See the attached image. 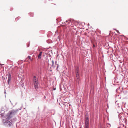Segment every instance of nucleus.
Segmentation results:
<instances>
[{
  "instance_id": "6",
  "label": "nucleus",
  "mask_w": 128,
  "mask_h": 128,
  "mask_svg": "<svg viewBox=\"0 0 128 128\" xmlns=\"http://www.w3.org/2000/svg\"><path fill=\"white\" fill-rule=\"evenodd\" d=\"M42 52H40L38 56V59H40L41 58V56L42 55Z\"/></svg>"
},
{
  "instance_id": "5",
  "label": "nucleus",
  "mask_w": 128,
  "mask_h": 128,
  "mask_svg": "<svg viewBox=\"0 0 128 128\" xmlns=\"http://www.w3.org/2000/svg\"><path fill=\"white\" fill-rule=\"evenodd\" d=\"M89 119L88 117H86L85 120V126H88Z\"/></svg>"
},
{
  "instance_id": "11",
  "label": "nucleus",
  "mask_w": 128,
  "mask_h": 128,
  "mask_svg": "<svg viewBox=\"0 0 128 128\" xmlns=\"http://www.w3.org/2000/svg\"><path fill=\"white\" fill-rule=\"evenodd\" d=\"M117 32L118 33H120L119 32V31H118H118H117Z\"/></svg>"
},
{
  "instance_id": "10",
  "label": "nucleus",
  "mask_w": 128,
  "mask_h": 128,
  "mask_svg": "<svg viewBox=\"0 0 128 128\" xmlns=\"http://www.w3.org/2000/svg\"><path fill=\"white\" fill-rule=\"evenodd\" d=\"M85 128H88V126H85Z\"/></svg>"
},
{
  "instance_id": "3",
  "label": "nucleus",
  "mask_w": 128,
  "mask_h": 128,
  "mask_svg": "<svg viewBox=\"0 0 128 128\" xmlns=\"http://www.w3.org/2000/svg\"><path fill=\"white\" fill-rule=\"evenodd\" d=\"M14 114V110L10 111L9 113L7 114L5 116V118L7 120H10L12 117V115Z\"/></svg>"
},
{
  "instance_id": "12",
  "label": "nucleus",
  "mask_w": 128,
  "mask_h": 128,
  "mask_svg": "<svg viewBox=\"0 0 128 128\" xmlns=\"http://www.w3.org/2000/svg\"><path fill=\"white\" fill-rule=\"evenodd\" d=\"M52 62L53 64L54 63V62L53 60L52 61Z\"/></svg>"
},
{
  "instance_id": "7",
  "label": "nucleus",
  "mask_w": 128,
  "mask_h": 128,
  "mask_svg": "<svg viewBox=\"0 0 128 128\" xmlns=\"http://www.w3.org/2000/svg\"><path fill=\"white\" fill-rule=\"evenodd\" d=\"M8 78L11 79V75L10 73H9L8 74Z\"/></svg>"
},
{
  "instance_id": "15",
  "label": "nucleus",
  "mask_w": 128,
  "mask_h": 128,
  "mask_svg": "<svg viewBox=\"0 0 128 128\" xmlns=\"http://www.w3.org/2000/svg\"><path fill=\"white\" fill-rule=\"evenodd\" d=\"M4 65V64H2V65Z\"/></svg>"
},
{
  "instance_id": "14",
  "label": "nucleus",
  "mask_w": 128,
  "mask_h": 128,
  "mask_svg": "<svg viewBox=\"0 0 128 128\" xmlns=\"http://www.w3.org/2000/svg\"><path fill=\"white\" fill-rule=\"evenodd\" d=\"M93 46L94 47V44L93 45Z\"/></svg>"
},
{
  "instance_id": "9",
  "label": "nucleus",
  "mask_w": 128,
  "mask_h": 128,
  "mask_svg": "<svg viewBox=\"0 0 128 128\" xmlns=\"http://www.w3.org/2000/svg\"><path fill=\"white\" fill-rule=\"evenodd\" d=\"M28 58H29V59L30 60H31V57H30V56H28Z\"/></svg>"
},
{
  "instance_id": "8",
  "label": "nucleus",
  "mask_w": 128,
  "mask_h": 128,
  "mask_svg": "<svg viewBox=\"0 0 128 128\" xmlns=\"http://www.w3.org/2000/svg\"><path fill=\"white\" fill-rule=\"evenodd\" d=\"M11 79L8 78V84H9L10 83V81H11Z\"/></svg>"
},
{
  "instance_id": "2",
  "label": "nucleus",
  "mask_w": 128,
  "mask_h": 128,
  "mask_svg": "<svg viewBox=\"0 0 128 128\" xmlns=\"http://www.w3.org/2000/svg\"><path fill=\"white\" fill-rule=\"evenodd\" d=\"M33 84L36 90L38 88V79L36 76H34L33 78Z\"/></svg>"
},
{
  "instance_id": "1",
  "label": "nucleus",
  "mask_w": 128,
  "mask_h": 128,
  "mask_svg": "<svg viewBox=\"0 0 128 128\" xmlns=\"http://www.w3.org/2000/svg\"><path fill=\"white\" fill-rule=\"evenodd\" d=\"M75 70L76 74V80L77 82H78L80 80V69L78 66H76L75 68Z\"/></svg>"
},
{
  "instance_id": "13",
  "label": "nucleus",
  "mask_w": 128,
  "mask_h": 128,
  "mask_svg": "<svg viewBox=\"0 0 128 128\" xmlns=\"http://www.w3.org/2000/svg\"><path fill=\"white\" fill-rule=\"evenodd\" d=\"M54 90H56V88H54Z\"/></svg>"
},
{
  "instance_id": "4",
  "label": "nucleus",
  "mask_w": 128,
  "mask_h": 128,
  "mask_svg": "<svg viewBox=\"0 0 128 128\" xmlns=\"http://www.w3.org/2000/svg\"><path fill=\"white\" fill-rule=\"evenodd\" d=\"M4 125L6 126H10L12 124V123L9 120H6L5 122L3 123Z\"/></svg>"
}]
</instances>
